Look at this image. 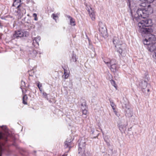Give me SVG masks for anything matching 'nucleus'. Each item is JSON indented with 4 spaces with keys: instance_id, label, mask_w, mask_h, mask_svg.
<instances>
[{
    "instance_id": "0eeeda50",
    "label": "nucleus",
    "mask_w": 156,
    "mask_h": 156,
    "mask_svg": "<svg viewBox=\"0 0 156 156\" xmlns=\"http://www.w3.org/2000/svg\"><path fill=\"white\" fill-rule=\"evenodd\" d=\"M16 8L17 9L15 11L16 12L17 15H23V14L26 13L25 9L21 7V5L20 4L17 6Z\"/></svg>"
},
{
    "instance_id": "5701e85b",
    "label": "nucleus",
    "mask_w": 156,
    "mask_h": 156,
    "mask_svg": "<svg viewBox=\"0 0 156 156\" xmlns=\"http://www.w3.org/2000/svg\"><path fill=\"white\" fill-rule=\"evenodd\" d=\"M71 141L70 142H68L67 141H66L65 142V145L66 146V147H69V146L70 145Z\"/></svg>"
},
{
    "instance_id": "a19ab883",
    "label": "nucleus",
    "mask_w": 156,
    "mask_h": 156,
    "mask_svg": "<svg viewBox=\"0 0 156 156\" xmlns=\"http://www.w3.org/2000/svg\"><path fill=\"white\" fill-rule=\"evenodd\" d=\"M20 88H21V89L22 90L23 88H22V86H21L20 87Z\"/></svg>"
},
{
    "instance_id": "f3484780",
    "label": "nucleus",
    "mask_w": 156,
    "mask_h": 156,
    "mask_svg": "<svg viewBox=\"0 0 156 156\" xmlns=\"http://www.w3.org/2000/svg\"><path fill=\"white\" fill-rule=\"evenodd\" d=\"M99 26V30H102L104 29H106V27H105V24L104 23H103L101 22H99L98 23Z\"/></svg>"
},
{
    "instance_id": "6e6552de",
    "label": "nucleus",
    "mask_w": 156,
    "mask_h": 156,
    "mask_svg": "<svg viewBox=\"0 0 156 156\" xmlns=\"http://www.w3.org/2000/svg\"><path fill=\"white\" fill-rule=\"evenodd\" d=\"M33 45L36 48L38 47L39 46V42L41 40V37L40 36H37L35 37H33Z\"/></svg>"
},
{
    "instance_id": "f704fd0d",
    "label": "nucleus",
    "mask_w": 156,
    "mask_h": 156,
    "mask_svg": "<svg viewBox=\"0 0 156 156\" xmlns=\"http://www.w3.org/2000/svg\"><path fill=\"white\" fill-rule=\"evenodd\" d=\"M21 85L23 86H25V82L23 80L21 81Z\"/></svg>"
},
{
    "instance_id": "72a5a7b5",
    "label": "nucleus",
    "mask_w": 156,
    "mask_h": 156,
    "mask_svg": "<svg viewBox=\"0 0 156 156\" xmlns=\"http://www.w3.org/2000/svg\"><path fill=\"white\" fill-rule=\"evenodd\" d=\"M42 94L43 96H44V97L46 98L47 97V95L48 94L44 92Z\"/></svg>"
},
{
    "instance_id": "c9c22d12",
    "label": "nucleus",
    "mask_w": 156,
    "mask_h": 156,
    "mask_svg": "<svg viewBox=\"0 0 156 156\" xmlns=\"http://www.w3.org/2000/svg\"><path fill=\"white\" fill-rule=\"evenodd\" d=\"M30 27L31 29H34V25H31Z\"/></svg>"
},
{
    "instance_id": "c03bdc74",
    "label": "nucleus",
    "mask_w": 156,
    "mask_h": 156,
    "mask_svg": "<svg viewBox=\"0 0 156 156\" xmlns=\"http://www.w3.org/2000/svg\"><path fill=\"white\" fill-rule=\"evenodd\" d=\"M27 1H28V2L29 1V0H26Z\"/></svg>"
},
{
    "instance_id": "dca6fc26",
    "label": "nucleus",
    "mask_w": 156,
    "mask_h": 156,
    "mask_svg": "<svg viewBox=\"0 0 156 156\" xmlns=\"http://www.w3.org/2000/svg\"><path fill=\"white\" fill-rule=\"evenodd\" d=\"M138 0H128L127 3L129 7H130L132 5L135 3L136 1H138Z\"/></svg>"
},
{
    "instance_id": "4468645a",
    "label": "nucleus",
    "mask_w": 156,
    "mask_h": 156,
    "mask_svg": "<svg viewBox=\"0 0 156 156\" xmlns=\"http://www.w3.org/2000/svg\"><path fill=\"white\" fill-rule=\"evenodd\" d=\"M107 63V66L109 67L111 65H114L116 64V60L115 59H110L109 62H106Z\"/></svg>"
},
{
    "instance_id": "bb28decb",
    "label": "nucleus",
    "mask_w": 156,
    "mask_h": 156,
    "mask_svg": "<svg viewBox=\"0 0 156 156\" xmlns=\"http://www.w3.org/2000/svg\"><path fill=\"white\" fill-rule=\"evenodd\" d=\"M64 74L65 75V78L66 79L69 76V75L66 73V70L65 69H64Z\"/></svg>"
},
{
    "instance_id": "4be33fe9",
    "label": "nucleus",
    "mask_w": 156,
    "mask_h": 156,
    "mask_svg": "<svg viewBox=\"0 0 156 156\" xmlns=\"http://www.w3.org/2000/svg\"><path fill=\"white\" fill-rule=\"evenodd\" d=\"M119 128L121 131H122L123 129H126V126L124 125H119Z\"/></svg>"
},
{
    "instance_id": "aec40b11",
    "label": "nucleus",
    "mask_w": 156,
    "mask_h": 156,
    "mask_svg": "<svg viewBox=\"0 0 156 156\" xmlns=\"http://www.w3.org/2000/svg\"><path fill=\"white\" fill-rule=\"evenodd\" d=\"M67 17L69 19L70 24L72 25L75 26V21L73 20V18L69 16H67Z\"/></svg>"
},
{
    "instance_id": "c85d7f7f",
    "label": "nucleus",
    "mask_w": 156,
    "mask_h": 156,
    "mask_svg": "<svg viewBox=\"0 0 156 156\" xmlns=\"http://www.w3.org/2000/svg\"><path fill=\"white\" fill-rule=\"evenodd\" d=\"M37 86L38 88L39 89L40 91H41V87H42L41 84H40V83L39 82L37 83Z\"/></svg>"
},
{
    "instance_id": "4c0bfd02",
    "label": "nucleus",
    "mask_w": 156,
    "mask_h": 156,
    "mask_svg": "<svg viewBox=\"0 0 156 156\" xmlns=\"http://www.w3.org/2000/svg\"><path fill=\"white\" fill-rule=\"evenodd\" d=\"M92 133H94V130H92L91 131Z\"/></svg>"
},
{
    "instance_id": "a211bd4d",
    "label": "nucleus",
    "mask_w": 156,
    "mask_h": 156,
    "mask_svg": "<svg viewBox=\"0 0 156 156\" xmlns=\"http://www.w3.org/2000/svg\"><path fill=\"white\" fill-rule=\"evenodd\" d=\"M21 0H14L12 5L13 6L16 7V5L18 6L20 4L21 5Z\"/></svg>"
},
{
    "instance_id": "20e7f679",
    "label": "nucleus",
    "mask_w": 156,
    "mask_h": 156,
    "mask_svg": "<svg viewBox=\"0 0 156 156\" xmlns=\"http://www.w3.org/2000/svg\"><path fill=\"white\" fill-rule=\"evenodd\" d=\"M86 142L83 140H81L79 144L78 153L82 154L81 156H90L89 153L85 152Z\"/></svg>"
},
{
    "instance_id": "423d86ee",
    "label": "nucleus",
    "mask_w": 156,
    "mask_h": 156,
    "mask_svg": "<svg viewBox=\"0 0 156 156\" xmlns=\"http://www.w3.org/2000/svg\"><path fill=\"white\" fill-rule=\"evenodd\" d=\"M29 56L32 58H34L36 56L37 52L32 48H30L28 50Z\"/></svg>"
},
{
    "instance_id": "b1692460",
    "label": "nucleus",
    "mask_w": 156,
    "mask_h": 156,
    "mask_svg": "<svg viewBox=\"0 0 156 156\" xmlns=\"http://www.w3.org/2000/svg\"><path fill=\"white\" fill-rule=\"evenodd\" d=\"M84 109H83L82 107H81V109L82 110V113L83 115H86L87 113V110L85 109V108H84Z\"/></svg>"
},
{
    "instance_id": "1a4fd4ad",
    "label": "nucleus",
    "mask_w": 156,
    "mask_h": 156,
    "mask_svg": "<svg viewBox=\"0 0 156 156\" xmlns=\"http://www.w3.org/2000/svg\"><path fill=\"white\" fill-rule=\"evenodd\" d=\"M23 35V33L21 31L18 30L17 31H15L13 35L12 38L13 39L18 38V37H22Z\"/></svg>"
},
{
    "instance_id": "f8f14e48",
    "label": "nucleus",
    "mask_w": 156,
    "mask_h": 156,
    "mask_svg": "<svg viewBox=\"0 0 156 156\" xmlns=\"http://www.w3.org/2000/svg\"><path fill=\"white\" fill-rule=\"evenodd\" d=\"M147 82L146 80L142 81L141 82H140L139 84V86L143 89H145L147 87Z\"/></svg>"
},
{
    "instance_id": "7c9ffc66",
    "label": "nucleus",
    "mask_w": 156,
    "mask_h": 156,
    "mask_svg": "<svg viewBox=\"0 0 156 156\" xmlns=\"http://www.w3.org/2000/svg\"><path fill=\"white\" fill-rule=\"evenodd\" d=\"M33 16L34 17V20L36 21L37 20V14L36 13H34L33 14Z\"/></svg>"
},
{
    "instance_id": "9b49d317",
    "label": "nucleus",
    "mask_w": 156,
    "mask_h": 156,
    "mask_svg": "<svg viewBox=\"0 0 156 156\" xmlns=\"http://www.w3.org/2000/svg\"><path fill=\"white\" fill-rule=\"evenodd\" d=\"M126 108L125 113L126 116L128 117H131L132 116L133 113L131 109L127 106Z\"/></svg>"
},
{
    "instance_id": "2eb2a0df",
    "label": "nucleus",
    "mask_w": 156,
    "mask_h": 156,
    "mask_svg": "<svg viewBox=\"0 0 156 156\" xmlns=\"http://www.w3.org/2000/svg\"><path fill=\"white\" fill-rule=\"evenodd\" d=\"M77 59L78 58L76 57V54H74L73 52L71 55V57L70 59V62H76Z\"/></svg>"
},
{
    "instance_id": "ddd939ff",
    "label": "nucleus",
    "mask_w": 156,
    "mask_h": 156,
    "mask_svg": "<svg viewBox=\"0 0 156 156\" xmlns=\"http://www.w3.org/2000/svg\"><path fill=\"white\" fill-rule=\"evenodd\" d=\"M99 31L103 37H106L107 36V29L100 30Z\"/></svg>"
},
{
    "instance_id": "f257e3e1",
    "label": "nucleus",
    "mask_w": 156,
    "mask_h": 156,
    "mask_svg": "<svg viewBox=\"0 0 156 156\" xmlns=\"http://www.w3.org/2000/svg\"><path fill=\"white\" fill-rule=\"evenodd\" d=\"M136 13L134 17L136 20L140 19V18L144 19L138 23V31L142 34H149L152 32L153 30L151 27L152 25V20L146 18L149 15L148 12L144 9H139Z\"/></svg>"
},
{
    "instance_id": "2f4dec72",
    "label": "nucleus",
    "mask_w": 156,
    "mask_h": 156,
    "mask_svg": "<svg viewBox=\"0 0 156 156\" xmlns=\"http://www.w3.org/2000/svg\"><path fill=\"white\" fill-rule=\"evenodd\" d=\"M111 83L115 87H116V84L115 83V82L114 80H112L111 81Z\"/></svg>"
},
{
    "instance_id": "a18cd8bd",
    "label": "nucleus",
    "mask_w": 156,
    "mask_h": 156,
    "mask_svg": "<svg viewBox=\"0 0 156 156\" xmlns=\"http://www.w3.org/2000/svg\"><path fill=\"white\" fill-rule=\"evenodd\" d=\"M77 118L79 119V117H77Z\"/></svg>"
},
{
    "instance_id": "39448f33",
    "label": "nucleus",
    "mask_w": 156,
    "mask_h": 156,
    "mask_svg": "<svg viewBox=\"0 0 156 156\" xmlns=\"http://www.w3.org/2000/svg\"><path fill=\"white\" fill-rule=\"evenodd\" d=\"M148 34V39H145L143 41V43L144 44L149 45L150 46L153 41H154L156 39L154 35L152 34L151 33L149 34Z\"/></svg>"
},
{
    "instance_id": "7ed1b4c3",
    "label": "nucleus",
    "mask_w": 156,
    "mask_h": 156,
    "mask_svg": "<svg viewBox=\"0 0 156 156\" xmlns=\"http://www.w3.org/2000/svg\"><path fill=\"white\" fill-rule=\"evenodd\" d=\"M113 42L117 51L121 55L126 49V44L120 41L117 36H115L113 37Z\"/></svg>"
},
{
    "instance_id": "a878e982",
    "label": "nucleus",
    "mask_w": 156,
    "mask_h": 156,
    "mask_svg": "<svg viewBox=\"0 0 156 156\" xmlns=\"http://www.w3.org/2000/svg\"><path fill=\"white\" fill-rule=\"evenodd\" d=\"M102 59H103V61L104 62L107 64V63L106 62H109L110 61V59L107 58H102Z\"/></svg>"
},
{
    "instance_id": "6ab92c4d",
    "label": "nucleus",
    "mask_w": 156,
    "mask_h": 156,
    "mask_svg": "<svg viewBox=\"0 0 156 156\" xmlns=\"http://www.w3.org/2000/svg\"><path fill=\"white\" fill-rule=\"evenodd\" d=\"M110 67V69L111 71L114 72H115L116 70L117 67L116 64L111 65L109 66Z\"/></svg>"
},
{
    "instance_id": "f03ea898",
    "label": "nucleus",
    "mask_w": 156,
    "mask_h": 156,
    "mask_svg": "<svg viewBox=\"0 0 156 156\" xmlns=\"http://www.w3.org/2000/svg\"><path fill=\"white\" fill-rule=\"evenodd\" d=\"M1 127L5 131V134L0 132V156H2V153L5 150V143L8 140V137L11 136L10 134L7 132V129L6 126H3Z\"/></svg>"
},
{
    "instance_id": "ea45409f",
    "label": "nucleus",
    "mask_w": 156,
    "mask_h": 156,
    "mask_svg": "<svg viewBox=\"0 0 156 156\" xmlns=\"http://www.w3.org/2000/svg\"><path fill=\"white\" fill-rule=\"evenodd\" d=\"M62 156H67V154H64L62 155Z\"/></svg>"
},
{
    "instance_id": "412c9836",
    "label": "nucleus",
    "mask_w": 156,
    "mask_h": 156,
    "mask_svg": "<svg viewBox=\"0 0 156 156\" xmlns=\"http://www.w3.org/2000/svg\"><path fill=\"white\" fill-rule=\"evenodd\" d=\"M90 16L92 20H94L95 19V16L94 12H92L90 14Z\"/></svg>"
},
{
    "instance_id": "c756f323",
    "label": "nucleus",
    "mask_w": 156,
    "mask_h": 156,
    "mask_svg": "<svg viewBox=\"0 0 156 156\" xmlns=\"http://www.w3.org/2000/svg\"><path fill=\"white\" fill-rule=\"evenodd\" d=\"M51 17H52V18L55 20H56V18L58 17V16L57 15H55V14L54 13L52 14Z\"/></svg>"
},
{
    "instance_id": "cd10ccee",
    "label": "nucleus",
    "mask_w": 156,
    "mask_h": 156,
    "mask_svg": "<svg viewBox=\"0 0 156 156\" xmlns=\"http://www.w3.org/2000/svg\"><path fill=\"white\" fill-rule=\"evenodd\" d=\"M110 103L112 108L113 110H114L115 109V105L114 103L113 102L111 101H110Z\"/></svg>"
},
{
    "instance_id": "393cba45",
    "label": "nucleus",
    "mask_w": 156,
    "mask_h": 156,
    "mask_svg": "<svg viewBox=\"0 0 156 156\" xmlns=\"http://www.w3.org/2000/svg\"><path fill=\"white\" fill-rule=\"evenodd\" d=\"M154 0H139L138 1H141L142 2H146L148 3H151Z\"/></svg>"
},
{
    "instance_id": "e433bc0d",
    "label": "nucleus",
    "mask_w": 156,
    "mask_h": 156,
    "mask_svg": "<svg viewBox=\"0 0 156 156\" xmlns=\"http://www.w3.org/2000/svg\"><path fill=\"white\" fill-rule=\"evenodd\" d=\"M81 107H83V106H85L86 105H83V103H82V104H81Z\"/></svg>"
},
{
    "instance_id": "58836bf2",
    "label": "nucleus",
    "mask_w": 156,
    "mask_h": 156,
    "mask_svg": "<svg viewBox=\"0 0 156 156\" xmlns=\"http://www.w3.org/2000/svg\"><path fill=\"white\" fill-rule=\"evenodd\" d=\"M82 107L83 108V109H84V108H86V106H83V107Z\"/></svg>"
},
{
    "instance_id": "9d476101",
    "label": "nucleus",
    "mask_w": 156,
    "mask_h": 156,
    "mask_svg": "<svg viewBox=\"0 0 156 156\" xmlns=\"http://www.w3.org/2000/svg\"><path fill=\"white\" fill-rule=\"evenodd\" d=\"M149 50L151 52H154V53L156 52V42L152 43L151 45L148 47Z\"/></svg>"
},
{
    "instance_id": "37998d69",
    "label": "nucleus",
    "mask_w": 156,
    "mask_h": 156,
    "mask_svg": "<svg viewBox=\"0 0 156 156\" xmlns=\"http://www.w3.org/2000/svg\"><path fill=\"white\" fill-rule=\"evenodd\" d=\"M1 26V23H0V26Z\"/></svg>"
},
{
    "instance_id": "473e14b6",
    "label": "nucleus",
    "mask_w": 156,
    "mask_h": 156,
    "mask_svg": "<svg viewBox=\"0 0 156 156\" xmlns=\"http://www.w3.org/2000/svg\"><path fill=\"white\" fill-rule=\"evenodd\" d=\"M25 96H26V95L24 96L23 97V102L24 104L26 105L27 104V102L24 100V98Z\"/></svg>"
},
{
    "instance_id": "79ce46f5",
    "label": "nucleus",
    "mask_w": 156,
    "mask_h": 156,
    "mask_svg": "<svg viewBox=\"0 0 156 156\" xmlns=\"http://www.w3.org/2000/svg\"><path fill=\"white\" fill-rule=\"evenodd\" d=\"M147 90L148 92H149V89H148Z\"/></svg>"
}]
</instances>
